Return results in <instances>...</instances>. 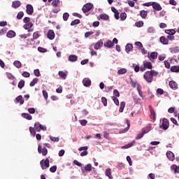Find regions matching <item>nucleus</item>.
<instances>
[{
	"mask_svg": "<svg viewBox=\"0 0 179 179\" xmlns=\"http://www.w3.org/2000/svg\"><path fill=\"white\" fill-rule=\"evenodd\" d=\"M157 75H159V72L151 70L146 71L143 75V78L147 83H151L153 82V76H157Z\"/></svg>",
	"mask_w": 179,
	"mask_h": 179,
	"instance_id": "nucleus-1",
	"label": "nucleus"
},
{
	"mask_svg": "<svg viewBox=\"0 0 179 179\" xmlns=\"http://www.w3.org/2000/svg\"><path fill=\"white\" fill-rule=\"evenodd\" d=\"M40 164L42 170H45L46 169H48V167H50V159H48V158H46L45 159H42L40 162Z\"/></svg>",
	"mask_w": 179,
	"mask_h": 179,
	"instance_id": "nucleus-2",
	"label": "nucleus"
},
{
	"mask_svg": "<svg viewBox=\"0 0 179 179\" xmlns=\"http://www.w3.org/2000/svg\"><path fill=\"white\" fill-rule=\"evenodd\" d=\"M93 4L90 3H87L83 7V12L84 13H87V12H90L92 9H93Z\"/></svg>",
	"mask_w": 179,
	"mask_h": 179,
	"instance_id": "nucleus-3",
	"label": "nucleus"
},
{
	"mask_svg": "<svg viewBox=\"0 0 179 179\" xmlns=\"http://www.w3.org/2000/svg\"><path fill=\"white\" fill-rule=\"evenodd\" d=\"M34 128L36 129V131H37V132H40V131H45L47 129V127L43 126L41 124H40V122H36L34 124Z\"/></svg>",
	"mask_w": 179,
	"mask_h": 179,
	"instance_id": "nucleus-4",
	"label": "nucleus"
},
{
	"mask_svg": "<svg viewBox=\"0 0 179 179\" xmlns=\"http://www.w3.org/2000/svg\"><path fill=\"white\" fill-rule=\"evenodd\" d=\"M38 153H42L43 156H47V155L48 154V150H47L45 147L43 148L41 145H38Z\"/></svg>",
	"mask_w": 179,
	"mask_h": 179,
	"instance_id": "nucleus-5",
	"label": "nucleus"
},
{
	"mask_svg": "<svg viewBox=\"0 0 179 179\" xmlns=\"http://www.w3.org/2000/svg\"><path fill=\"white\" fill-rule=\"evenodd\" d=\"M149 110L150 112V117L151 120H153V121H155L156 120V111L155 110V108H153V106L151 105L149 106Z\"/></svg>",
	"mask_w": 179,
	"mask_h": 179,
	"instance_id": "nucleus-6",
	"label": "nucleus"
},
{
	"mask_svg": "<svg viewBox=\"0 0 179 179\" xmlns=\"http://www.w3.org/2000/svg\"><path fill=\"white\" fill-rule=\"evenodd\" d=\"M169 120L166 118H164L162 120V124L159 127L162 129H164L166 131V129H169Z\"/></svg>",
	"mask_w": 179,
	"mask_h": 179,
	"instance_id": "nucleus-7",
	"label": "nucleus"
},
{
	"mask_svg": "<svg viewBox=\"0 0 179 179\" xmlns=\"http://www.w3.org/2000/svg\"><path fill=\"white\" fill-rule=\"evenodd\" d=\"M152 9H154V10H157V12H160V10H162V9H163V8L162 7V6H160V3H159L157 2H153L152 3Z\"/></svg>",
	"mask_w": 179,
	"mask_h": 179,
	"instance_id": "nucleus-8",
	"label": "nucleus"
},
{
	"mask_svg": "<svg viewBox=\"0 0 179 179\" xmlns=\"http://www.w3.org/2000/svg\"><path fill=\"white\" fill-rule=\"evenodd\" d=\"M26 12L27 15H33V13L34 12V8H33V6H31V4H27Z\"/></svg>",
	"mask_w": 179,
	"mask_h": 179,
	"instance_id": "nucleus-9",
	"label": "nucleus"
},
{
	"mask_svg": "<svg viewBox=\"0 0 179 179\" xmlns=\"http://www.w3.org/2000/svg\"><path fill=\"white\" fill-rule=\"evenodd\" d=\"M83 84L85 87H89L92 85V80H90V78H85L83 80Z\"/></svg>",
	"mask_w": 179,
	"mask_h": 179,
	"instance_id": "nucleus-10",
	"label": "nucleus"
},
{
	"mask_svg": "<svg viewBox=\"0 0 179 179\" xmlns=\"http://www.w3.org/2000/svg\"><path fill=\"white\" fill-rule=\"evenodd\" d=\"M169 87L173 90H177V89H178V85L176 81H169Z\"/></svg>",
	"mask_w": 179,
	"mask_h": 179,
	"instance_id": "nucleus-11",
	"label": "nucleus"
},
{
	"mask_svg": "<svg viewBox=\"0 0 179 179\" xmlns=\"http://www.w3.org/2000/svg\"><path fill=\"white\" fill-rule=\"evenodd\" d=\"M157 55H158L157 52H151L150 56H148L150 61L153 62V61H155V59H156L157 58Z\"/></svg>",
	"mask_w": 179,
	"mask_h": 179,
	"instance_id": "nucleus-12",
	"label": "nucleus"
},
{
	"mask_svg": "<svg viewBox=\"0 0 179 179\" xmlns=\"http://www.w3.org/2000/svg\"><path fill=\"white\" fill-rule=\"evenodd\" d=\"M47 36L49 40H54V38H55V33L52 29L48 31Z\"/></svg>",
	"mask_w": 179,
	"mask_h": 179,
	"instance_id": "nucleus-13",
	"label": "nucleus"
},
{
	"mask_svg": "<svg viewBox=\"0 0 179 179\" xmlns=\"http://www.w3.org/2000/svg\"><path fill=\"white\" fill-rule=\"evenodd\" d=\"M103 45L106 48H113V47H114V43H113V41L108 40L106 43H104Z\"/></svg>",
	"mask_w": 179,
	"mask_h": 179,
	"instance_id": "nucleus-14",
	"label": "nucleus"
},
{
	"mask_svg": "<svg viewBox=\"0 0 179 179\" xmlns=\"http://www.w3.org/2000/svg\"><path fill=\"white\" fill-rule=\"evenodd\" d=\"M58 75L59 76H60V78H62V79H66V76H68V71H59L58 73Z\"/></svg>",
	"mask_w": 179,
	"mask_h": 179,
	"instance_id": "nucleus-15",
	"label": "nucleus"
},
{
	"mask_svg": "<svg viewBox=\"0 0 179 179\" xmlns=\"http://www.w3.org/2000/svg\"><path fill=\"white\" fill-rule=\"evenodd\" d=\"M15 103H20V106H22V104H24L23 96H22V95L17 96L15 99Z\"/></svg>",
	"mask_w": 179,
	"mask_h": 179,
	"instance_id": "nucleus-16",
	"label": "nucleus"
},
{
	"mask_svg": "<svg viewBox=\"0 0 179 179\" xmlns=\"http://www.w3.org/2000/svg\"><path fill=\"white\" fill-rule=\"evenodd\" d=\"M103 47V41L100 40L99 41L96 42L94 46V50H100Z\"/></svg>",
	"mask_w": 179,
	"mask_h": 179,
	"instance_id": "nucleus-17",
	"label": "nucleus"
},
{
	"mask_svg": "<svg viewBox=\"0 0 179 179\" xmlns=\"http://www.w3.org/2000/svg\"><path fill=\"white\" fill-rule=\"evenodd\" d=\"M166 157L169 159V160L173 162L174 160V154L171 151H168L166 152Z\"/></svg>",
	"mask_w": 179,
	"mask_h": 179,
	"instance_id": "nucleus-18",
	"label": "nucleus"
},
{
	"mask_svg": "<svg viewBox=\"0 0 179 179\" xmlns=\"http://www.w3.org/2000/svg\"><path fill=\"white\" fill-rule=\"evenodd\" d=\"M21 117H22V118H25V120H28L29 121L33 120V117L29 114V113H22Z\"/></svg>",
	"mask_w": 179,
	"mask_h": 179,
	"instance_id": "nucleus-19",
	"label": "nucleus"
},
{
	"mask_svg": "<svg viewBox=\"0 0 179 179\" xmlns=\"http://www.w3.org/2000/svg\"><path fill=\"white\" fill-rule=\"evenodd\" d=\"M22 5V3L20 1H14L12 3V8H14V9H17L19 6Z\"/></svg>",
	"mask_w": 179,
	"mask_h": 179,
	"instance_id": "nucleus-20",
	"label": "nucleus"
},
{
	"mask_svg": "<svg viewBox=\"0 0 179 179\" xmlns=\"http://www.w3.org/2000/svg\"><path fill=\"white\" fill-rule=\"evenodd\" d=\"M171 170L172 171H174L175 174L179 173V166L173 164V165L171 166Z\"/></svg>",
	"mask_w": 179,
	"mask_h": 179,
	"instance_id": "nucleus-21",
	"label": "nucleus"
},
{
	"mask_svg": "<svg viewBox=\"0 0 179 179\" xmlns=\"http://www.w3.org/2000/svg\"><path fill=\"white\" fill-rule=\"evenodd\" d=\"M15 36H16V32L13 30L8 31L6 34V36L8 37V38H13Z\"/></svg>",
	"mask_w": 179,
	"mask_h": 179,
	"instance_id": "nucleus-22",
	"label": "nucleus"
},
{
	"mask_svg": "<svg viewBox=\"0 0 179 179\" xmlns=\"http://www.w3.org/2000/svg\"><path fill=\"white\" fill-rule=\"evenodd\" d=\"M69 61H70V62H76V61H78V56L76 55H71L69 57Z\"/></svg>",
	"mask_w": 179,
	"mask_h": 179,
	"instance_id": "nucleus-23",
	"label": "nucleus"
},
{
	"mask_svg": "<svg viewBox=\"0 0 179 179\" xmlns=\"http://www.w3.org/2000/svg\"><path fill=\"white\" fill-rule=\"evenodd\" d=\"M23 27L25 30H29V29H31L33 27V22H27L25 23V24H24Z\"/></svg>",
	"mask_w": 179,
	"mask_h": 179,
	"instance_id": "nucleus-24",
	"label": "nucleus"
},
{
	"mask_svg": "<svg viewBox=\"0 0 179 179\" xmlns=\"http://www.w3.org/2000/svg\"><path fill=\"white\" fill-rule=\"evenodd\" d=\"M133 48H134V45L131 43L127 44L125 47L126 52L128 54H129V52H131V51H132Z\"/></svg>",
	"mask_w": 179,
	"mask_h": 179,
	"instance_id": "nucleus-25",
	"label": "nucleus"
},
{
	"mask_svg": "<svg viewBox=\"0 0 179 179\" xmlns=\"http://www.w3.org/2000/svg\"><path fill=\"white\" fill-rule=\"evenodd\" d=\"M143 65L147 69H152L153 68V66L150 62H144Z\"/></svg>",
	"mask_w": 179,
	"mask_h": 179,
	"instance_id": "nucleus-26",
	"label": "nucleus"
},
{
	"mask_svg": "<svg viewBox=\"0 0 179 179\" xmlns=\"http://www.w3.org/2000/svg\"><path fill=\"white\" fill-rule=\"evenodd\" d=\"M161 43L164 45L169 44V39L166 38L165 36H161L159 38Z\"/></svg>",
	"mask_w": 179,
	"mask_h": 179,
	"instance_id": "nucleus-27",
	"label": "nucleus"
},
{
	"mask_svg": "<svg viewBox=\"0 0 179 179\" xmlns=\"http://www.w3.org/2000/svg\"><path fill=\"white\" fill-rule=\"evenodd\" d=\"M140 16L142 17V19H146V17H148V11L144 10H141Z\"/></svg>",
	"mask_w": 179,
	"mask_h": 179,
	"instance_id": "nucleus-28",
	"label": "nucleus"
},
{
	"mask_svg": "<svg viewBox=\"0 0 179 179\" xmlns=\"http://www.w3.org/2000/svg\"><path fill=\"white\" fill-rule=\"evenodd\" d=\"M134 144H135V141H133L129 143L128 144L124 145L122 147V149H129V148H132V146H134Z\"/></svg>",
	"mask_w": 179,
	"mask_h": 179,
	"instance_id": "nucleus-29",
	"label": "nucleus"
},
{
	"mask_svg": "<svg viewBox=\"0 0 179 179\" xmlns=\"http://www.w3.org/2000/svg\"><path fill=\"white\" fill-rule=\"evenodd\" d=\"M105 174L106 177H108V178L112 179L113 176H111V169H106L105 171Z\"/></svg>",
	"mask_w": 179,
	"mask_h": 179,
	"instance_id": "nucleus-30",
	"label": "nucleus"
},
{
	"mask_svg": "<svg viewBox=\"0 0 179 179\" xmlns=\"http://www.w3.org/2000/svg\"><path fill=\"white\" fill-rule=\"evenodd\" d=\"M171 71L178 73H179V66H172L171 67Z\"/></svg>",
	"mask_w": 179,
	"mask_h": 179,
	"instance_id": "nucleus-31",
	"label": "nucleus"
},
{
	"mask_svg": "<svg viewBox=\"0 0 179 179\" xmlns=\"http://www.w3.org/2000/svg\"><path fill=\"white\" fill-rule=\"evenodd\" d=\"M165 33L169 36H174L176 34V30L174 29H166Z\"/></svg>",
	"mask_w": 179,
	"mask_h": 179,
	"instance_id": "nucleus-32",
	"label": "nucleus"
},
{
	"mask_svg": "<svg viewBox=\"0 0 179 179\" xmlns=\"http://www.w3.org/2000/svg\"><path fill=\"white\" fill-rule=\"evenodd\" d=\"M100 19H101V20H108V19H110V17L107 14H101Z\"/></svg>",
	"mask_w": 179,
	"mask_h": 179,
	"instance_id": "nucleus-33",
	"label": "nucleus"
},
{
	"mask_svg": "<svg viewBox=\"0 0 179 179\" xmlns=\"http://www.w3.org/2000/svg\"><path fill=\"white\" fill-rule=\"evenodd\" d=\"M13 65L15 66V68H20L22 66V62H20V61L18 60H15L13 62Z\"/></svg>",
	"mask_w": 179,
	"mask_h": 179,
	"instance_id": "nucleus-34",
	"label": "nucleus"
},
{
	"mask_svg": "<svg viewBox=\"0 0 179 179\" xmlns=\"http://www.w3.org/2000/svg\"><path fill=\"white\" fill-rule=\"evenodd\" d=\"M59 0H53L52 5L54 6V8H58V6H59Z\"/></svg>",
	"mask_w": 179,
	"mask_h": 179,
	"instance_id": "nucleus-35",
	"label": "nucleus"
},
{
	"mask_svg": "<svg viewBox=\"0 0 179 179\" xmlns=\"http://www.w3.org/2000/svg\"><path fill=\"white\" fill-rule=\"evenodd\" d=\"M152 129V127L150 126L146 127L143 129H142V131L145 134H148V132H150V130Z\"/></svg>",
	"mask_w": 179,
	"mask_h": 179,
	"instance_id": "nucleus-36",
	"label": "nucleus"
},
{
	"mask_svg": "<svg viewBox=\"0 0 179 179\" xmlns=\"http://www.w3.org/2000/svg\"><path fill=\"white\" fill-rule=\"evenodd\" d=\"M38 82V78H35L33 79L32 81H31L29 85L31 86V87H33V86H34L35 85H36V83Z\"/></svg>",
	"mask_w": 179,
	"mask_h": 179,
	"instance_id": "nucleus-37",
	"label": "nucleus"
},
{
	"mask_svg": "<svg viewBox=\"0 0 179 179\" xmlns=\"http://www.w3.org/2000/svg\"><path fill=\"white\" fill-rule=\"evenodd\" d=\"M124 108H125V102L122 101L120 103V107L119 111L120 113H124Z\"/></svg>",
	"mask_w": 179,
	"mask_h": 179,
	"instance_id": "nucleus-38",
	"label": "nucleus"
},
{
	"mask_svg": "<svg viewBox=\"0 0 179 179\" xmlns=\"http://www.w3.org/2000/svg\"><path fill=\"white\" fill-rule=\"evenodd\" d=\"M36 128L35 127H29V131L31 135H32L33 136H36Z\"/></svg>",
	"mask_w": 179,
	"mask_h": 179,
	"instance_id": "nucleus-39",
	"label": "nucleus"
},
{
	"mask_svg": "<svg viewBox=\"0 0 179 179\" xmlns=\"http://www.w3.org/2000/svg\"><path fill=\"white\" fill-rule=\"evenodd\" d=\"M23 87H24V80H21L18 83V88L19 89H23Z\"/></svg>",
	"mask_w": 179,
	"mask_h": 179,
	"instance_id": "nucleus-40",
	"label": "nucleus"
},
{
	"mask_svg": "<svg viewBox=\"0 0 179 179\" xmlns=\"http://www.w3.org/2000/svg\"><path fill=\"white\" fill-rule=\"evenodd\" d=\"M40 34L38 33V31H35L33 34V38H32V41L33 40H37V38H38V37H40Z\"/></svg>",
	"mask_w": 179,
	"mask_h": 179,
	"instance_id": "nucleus-41",
	"label": "nucleus"
},
{
	"mask_svg": "<svg viewBox=\"0 0 179 179\" xmlns=\"http://www.w3.org/2000/svg\"><path fill=\"white\" fill-rule=\"evenodd\" d=\"M133 100L136 104L141 102V99H139L136 95L133 96Z\"/></svg>",
	"mask_w": 179,
	"mask_h": 179,
	"instance_id": "nucleus-42",
	"label": "nucleus"
},
{
	"mask_svg": "<svg viewBox=\"0 0 179 179\" xmlns=\"http://www.w3.org/2000/svg\"><path fill=\"white\" fill-rule=\"evenodd\" d=\"M117 73L119 75H124V73H127V69H120L118 70Z\"/></svg>",
	"mask_w": 179,
	"mask_h": 179,
	"instance_id": "nucleus-43",
	"label": "nucleus"
},
{
	"mask_svg": "<svg viewBox=\"0 0 179 179\" xmlns=\"http://www.w3.org/2000/svg\"><path fill=\"white\" fill-rule=\"evenodd\" d=\"M23 16H24V13H23V11H20L17 15V19H18V20H20V19H22Z\"/></svg>",
	"mask_w": 179,
	"mask_h": 179,
	"instance_id": "nucleus-44",
	"label": "nucleus"
},
{
	"mask_svg": "<svg viewBox=\"0 0 179 179\" xmlns=\"http://www.w3.org/2000/svg\"><path fill=\"white\" fill-rule=\"evenodd\" d=\"M68 19H69V13H64L63 14V20H64V22H66V20H68Z\"/></svg>",
	"mask_w": 179,
	"mask_h": 179,
	"instance_id": "nucleus-45",
	"label": "nucleus"
},
{
	"mask_svg": "<svg viewBox=\"0 0 179 179\" xmlns=\"http://www.w3.org/2000/svg\"><path fill=\"white\" fill-rule=\"evenodd\" d=\"M79 23H80V20H74L71 22V26H75L76 24H79Z\"/></svg>",
	"mask_w": 179,
	"mask_h": 179,
	"instance_id": "nucleus-46",
	"label": "nucleus"
},
{
	"mask_svg": "<svg viewBox=\"0 0 179 179\" xmlns=\"http://www.w3.org/2000/svg\"><path fill=\"white\" fill-rule=\"evenodd\" d=\"M112 99L116 106H120V101L115 96H112Z\"/></svg>",
	"mask_w": 179,
	"mask_h": 179,
	"instance_id": "nucleus-47",
	"label": "nucleus"
},
{
	"mask_svg": "<svg viewBox=\"0 0 179 179\" xmlns=\"http://www.w3.org/2000/svg\"><path fill=\"white\" fill-rule=\"evenodd\" d=\"M85 171H92V164H88L86 166H85Z\"/></svg>",
	"mask_w": 179,
	"mask_h": 179,
	"instance_id": "nucleus-48",
	"label": "nucleus"
},
{
	"mask_svg": "<svg viewBox=\"0 0 179 179\" xmlns=\"http://www.w3.org/2000/svg\"><path fill=\"white\" fill-rule=\"evenodd\" d=\"M42 93H43V96L45 100H47V99H48V92H47V91L43 90L42 91Z\"/></svg>",
	"mask_w": 179,
	"mask_h": 179,
	"instance_id": "nucleus-49",
	"label": "nucleus"
},
{
	"mask_svg": "<svg viewBox=\"0 0 179 179\" xmlns=\"http://www.w3.org/2000/svg\"><path fill=\"white\" fill-rule=\"evenodd\" d=\"M101 102L103 103V106H104L105 107H107V98L103 96V97L101 98Z\"/></svg>",
	"mask_w": 179,
	"mask_h": 179,
	"instance_id": "nucleus-50",
	"label": "nucleus"
},
{
	"mask_svg": "<svg viewBox=\"0 0 179 179\" xmlns=\"http://www.w3.org/2000/svg\"><path fill=\"white\" fill-rule=\"evenodd\" d=\"M94 34V32H93V31H87V32H86L85 34V38H89V36H92V34Z\"/></svg>",
	"mask_w": 179,
	"mask_h": 179,
	"instance_id": "nucleus-51",
	"label": "nucleus"
},
{
	"mask_svg": "<svg viewBox=\"0 0 179 179\" xmlns=\"http://www.w3.org/2000/svg\"><path fill=\"white\" fill-rule=\"evenodd\" d=\"M55 171H57V166L56 165H54L50 168V173H55Z\"/></svg>",
	"mask_w": 179,
	"mask_h": 179,
	"instance_id": "nucleus-52",
	"label": "nucleus"
},
{
	"mask_svg": "<svg viewBox=\"0 0 179 179\" xmlns=\"http://www.w3.org/2000/svg\"><path fill=\"white\" fill-rule=\"evenodd\" d=\"M50 141H52V142H59V138H58V137L50 136Z\"/></svg>",
	"mask_w": 179,
	"mask_h": 179,
	"instance_id": "nucleus-53",
	"label": "nucleus"
},
{
	"mask_svg": "<svg viewBox=\"0 0 179 179\" xmlns=\"http://www.w3.org/2000/svg\"><path fill=\"white\" fill-rule=\"evenodd\" d=\"M157 94H160V96H162V94H164V90H163V89H162V88H158L157 90Z\"/></svg>",
	"mask_w": 179,
	"mask_h": 179,
	"instance_id": "nucleus-54",
	"label": "nucleus"
},
{
	"mask_svg": "<svg viewBox=\"0 0 179 179\" xmlns=\"http://www.w3.org/2000/svg\"><path fill=\"white\" fill-rule=\"evenodd\" d=\"M120 19H121V20H125V19H127V13H122L120 14Z\"/></svg>",
	"mask_w": 179,
	"mask_h": 179,
	"instance_id": "nucleus-55",
	"label": "nucleus"
},
{
	"mask_svg": "<svg viewBox=\"0 0 179 179\" xmlns=\"http://www.w3.org/2000/svg\"><path fill=\"white\" fill-rule=\"evenodd\" d=\"M22 75L24 78H30V73L27 71H24Z\"/></svg>",
	"mask_w": 179,
	"mask_h": 179,
	"instance_id": "nucleus-56",
	"label": "nucleus"
},
{
	"mask_svg": "<svg viewBox=\"0 0 179 179\" xmlns=\"http://www.w3.org/2000/svg\"><path fill=\"white\" fill-rule=\"evenodd\" d=\"M34 73L35 76H41V74L40 73V70H38V69L34 71Z\"/></svg>",
	"mask_w": 179,
	"mask_h": 179,
	"instance_id": "nucleus-57",
	"label": "nucleus"
},
{
	"mask_svg": "<svg viewBox=\"0 0 179 179\" xmlns=\"http://www.w3.org/2000/svg\"><path fill=\"white\" fill-rule=\"evenodd\" d=\"M143 135H145V133L142 131L141 133L138 134L137 136L136 137V139H141L143 138Z\"/></svg>",
	"mask_w": 179,
	"mask_h": 179,
	"instance_id": "nucleus-58",
	"label": "nucleus"
},
{
	"mask_svg": "<svg viewBox=\"0 0 179 179\" xmlns=\"http://www.w3.org/2000/svg\"><path fill=\"white\" fill-rule=\"evenodd\" d=\"M136 27H142L143 26V22L142 21L136 22Z\"/></svg>",
	"mask_w": 179,
	"mask_h": 179,
	"instance_id": "nucleus-59",
	"label": "nucleus"
},
{
	"mask_svg": "<svg viewBox=\"0 0 179 179\" xmlns=\"http://www.w3.org/2000/svg\"><path fill=\"white\" fill-rule=\"evenodd\" d=\"M6 76L8 78V79H11L12 80L15 79V76H13V75H12L10 73H6Z\"/></svg>",
	"mask_w": 179,
	"mask_h": 179,
	"instance_id": "nucleus-60",
	"label": "nucleus"
},
{
	"mask_svg": "<svg viewBox=\"0 0 179 179\" xmlns=\"http://www.w3.org/2000/svg\"><path fill=\"white\" fill-rule=\"evenodd\" d=\"M31 34H21L20 35V38H27V37H30Z\"/></svg>",
	"mask_w": 179,
	"mask_h": 179,
	"instance_id": "nucleus-61",
	"label": "nucleus"
},
{
	"mask_svg": "<svg viewBox=\"0 0 179 179\" xmlns=\"http://www.w3.org/2000/svg\"><path fill=\"white\" fill-rule=\"evenodd\" d=\"M164 66L165 68H167V69H170V62L167 60L164 61Z\"/></svg>",
	"mask_w": 179,
	"mask_h": 179,
	"instance_id": "nucleus-62",
	"label": "nucleus"
},
{
	"mask_svg": "<svg viewBox=\"0 0 179 179\" xmlns=\"http://www.w3.org/2000/svg\"><path fill=\"white\" fill-rule=\"evenodd\" d=\"M113 94L115 97H120V92H118L117 90H113Z\"/></svg>",
	"mask_w": 179,
	"mask_h": 179,
	"instance_id": "nucleus-63",
	"label": "nucleus"
},
{
	"mask_svg": "<svg viewBox=\"0 0 179 179\" xmlns=\"http://www.w3.org/2000/svg\"><path fill=\"white\" fill-rule=\"evenodd\" d=\"M80 124H81L83 127H85V125H86L87 124V120H79Z\"/></svg>",
	"mask_w": 179,
	"mask_h": 179,
	"instance_id": "nucleus-64",
	"label": "nucleus"
}]
</instances>
